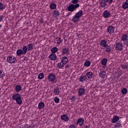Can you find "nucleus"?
I'll return each instance as SVG.
<instances>
[{
	"mask_svg": "<svg viewBox=\"0 0 128 128\" xmlns=\"http://www.w3.org/2000/svg\"><path fill=\"white\" fill-rule=\"evenodd\" d=\"M58 52V48H56V47H53L52 49H51V52H52V54H56V52Z\"/></svg>",
	"mask_w": 128,
	"mask_h": 128,
	"instance_id": "obj_25",
	"label": "nucleus"
},
{
	"mask_svg": "<svg viewBox=\"0 0 128 128\" xmlns=\"http://www.w3.org/2000/svg\"><path fill=\"white\" fill-rule=\"evenodd\" d=\"M6 8V6L2 2H0V10H4Z\"/></svg>",
	"mask_w": 128,
	"mask_h": 128,
	"instance_id": "obj_36",
	"label": "nucleus"
},
{
	"mask_svg": "<svg viewBox=\"0 0 128 128\" xmlns=\"http://www.w3.org/2000/svg\"><path fill=\"white\" fill-rule=\"evenodd\" d=\"M121 68L124 70H128V66L126 64H121Z\"/></svg>",
	"mask_w": 128,
	"mask_h": 128,
	"instance_id": "obj_41",
	"label": "nucleus"
},
{
	"mask_svg": "<svg viewBox=\"0 0 128 128\" xmlns=\"http://www.w3.org/2000/svg\"><path fill=\"white\" fill-rule=\"evenodd\" d=\"M120 120V118L118 116H114L112 119V124H116Z\"/></svg>",
	"mask_w": 128,
	"mask_h": 128,
	"instance_id": "obj_22",
	"label": "nucleus"
},
{
	"mask_svg": "<svg viewBox=\"0 0 128 128\" xmlns=\"http://www.w3.org/2000/svg\"><path fill=\"white\" fill-rule=\"evenodd\" d=\"M106 72L105 70H102L99 73V76L102 78H104L106 76Z\"/></svg>",
	"mask_w": 128,
	"mask_h": 128,
	"instance_id": "obj_17",
	"label": "nucleus"
},
{
	"mask_svg": "<svg viewBox=\"0 0 128 128\" xmlns=\"http://www.w3.org/2000/svg\"><path fill=\"white\" fill-rule=\"evenodd\" d=\"M72 2L74 4H78V0H72Z\"/></svg>",
	"mask_w": 128,
	"mask_h": 128,
	"instance_id": "obj_44",
	"label": "nucleus"
},
{
	"mask_svg": "<svg viewBox=\"0 0 128 128\" xmlns=\"http://www.w3.org/2000/svg\"><path fill=\"white\" fill-rule=\"evenodd\" d=\"M4 76H6V74L4 70H0V78H2Z\"/></svg>",
	"mask_w": 128,
	"mask_h": 128,
	"instance_id": "obj_37",
	"label": "nucleus"
},
{
	"mask_svg": "<svg viewBox=\"0 0 128 128\" xmlns=\"http://www.w3.org/2000/svg\"><path fill=\"white\" fill-rule=\"evenodd\" d=\"M48 79L49 82H54L56 80V74L54 73L50 74L48 76Z\"/></svg>",
	"mask_w": 128,
	"mask_h": 128,
	"instance_id": "obj_6",
	"label": "nucleus"
},
{
	"mask_svg": "<svg viewBox=\"0 0 128 128\" xmlns=\"http://www.w3.org/2000/svg\"><path fill=\"white\" fill-rule=\"evenodd\" d=\"M124 44L126 46H128V39L124 41Z\"/></svg>",
	"mask_w": 128,
	"mask_h": 128,
	"instance_id": "obj_45",
	"label": "nucleus"
},
{
	"mask_svg": "<svg viewBox=\"0 0 128 128\" xmlns=\"http://www.w3.org/2000/svg\"><path fill=\"white\" fill-rule=\"evenodd\" d=\"M106 68V65H104L103 66V68Z\"/></svg>",
	"mask_w": 128,
	"mask_h": 128,
	"instance_id": "obj_53",
	"label": "nucleus"
},
{
	"mask_svg": "<svg viewBox=\"0 0 128 128\" xmlns=\"http://www.w3.org/2000/svg\"><path fill=\"white\" fill-rule=\"evenodd\" d=\"M100 8H106V0H102L99 2Z\"/></svg>",
	"mask_w": 128,
	"mask_h": 128,
	"instance_id": "obj_11",
	"label": "nucleus"
},
{
	"mask_svg": "<svg viewBox=\"0 0 128 128\" xmlns=\"http://www.w3.org/2000/svg\"><path fill=\"white\" fill-rule=\"evenodd\" d=\"M120 126H122V124L120 122L116 123L114 126L115 128H120Z\"/></svg>",
	"mask_w": 128,
	"mask_h": 128,
	"instance_id": "obj_43",
	"label": "nucleus"
},
{
	"mask_svg": "<svg viewBox=\"0 0 128 128\" xmlns=\"http://www.w3.org/2000/svg\"><path fill=\"white\" fill-rule=\"evenodd\" d=\"M0 28H2V24H0Z\"/></svg>",
	"mask_w": 128,
	"mask_h": 128,
	"instance_id": "obj_55",
	"label": "nucleus"
},
{
	"mask_svg": "<svg viewBox=\"0 0 128 128\" xmlns=\"http://www.w3.org/2000/svg\"><path fill=\"white\" fill-rule=\"evenodd\" d=\"M70 68V65L66 64V68Z\"/></svg>",
	"mask_w": 128,
	"mask_h": 128,
	"instance_id": "obj_52",
	"label": "nucleus"
},
{
	"mask_svg": "<svg viewBox=\"0 0 128 128\" xmlns=\"http://www.w3.org/2000/svg\"><path fill=\"white\" fill-rule=\"evenodd\" d=\"M15 90L16 92H20L22 90V86L20 85H16L15 86Z\"/></svg>",
	"mask_w": 128,
	"mask_h": 128,
	"instance_id": "obj_23",
	"label": "nucleus"
},
{
	"mask_svg": "<svg viewBox=\"0 0 128 128\" xmlns=\"http://www.w3.org/2000/svg\"><path fill=\"white\" fill-rule=\"evenodd\" d=\"M23 59H24V60H28V58L26 57H24Z\"/></svg>",
	"mask_w": 128,
	"mask_h": 128,
	"instance_id": "obj_50",
	"label": "nucleus"
},
{
	"mask_svg": "<svg viewBox=\"0 0 128 128\" xmlns=\"http://www.w3.org/2000/svg\"><path fill=\"white\" fill-rule=\"evenodd\" d=\"M60 118L62 120H63L64 122H68V120H70V118L68 116V115L66 114H64L60 116Z\"/></svg>",
	"mask_w": 128,
	"mask_h": 128,
	"instance_id": "obj_10",
	"label": "nucleus"
},
{
	"mask_svg": "<svg viewBox=\"0 0 128 128\" xmlns=\"http://www.w3.org/2000/svg\"><path fill=\"white\" fill-rule=\"evenodd\" d=\"M108 32L110 34H112L114 32V27L113 26H109L108 28Z\"/></svg>",
	"mask_w": 128,
	"mask_h": 128,
	"instance_id": "obj_14",
	"label": "nucleus"
},
{
	"mask_svg": "<svg viewBox=\"0 0 128 128\" xmlns=\"http://www.w3.org/2000/svg\"><path fill=\"white\" fill-rule=\"evenodd\" d=\"M103 16L104 18H110V12L107 10H104L103 12Z\"/></svg>",
	"mask_w": 128,
	"mask_h": 128,
	"instance_id": "obj_9",
	"label": "nucleus"
},
{
	"mask_svg": "<svg viewBox=\"0 0 128 128\" xmlns=\"http://www.w3.org/2000/svg\"><path fill=\"white\" fill-rule=\"evenodd\" d=\"M54 100L56 104H58L60 102V98L55 97Z\"/></svg>",
	"mask_w": 128,
	"mask_h": 128,
	"instance_id": "obj_42",
	"label": "nucleus"
},
{
	"mask_svg": "<svg viewBox=\"0 0 128 128\" xmlns=\"http://www.w3.org/2000/svg\"><path fill=\"white\" fill-rule=\"evenodd\" d=\"M20 128H26V126H24V125H22L20 126Z\"/></svg>",
	"mask_w": 128,
	"mask_h": 128,
	"instance_id": "obj_51",
	"label": "nucleus"
},
{
	"mask_svg": "<svg viewBox=\"0 0 128 128\" xmlns=\"http://www.w3.org/2000/svg\"><path fill=\"white\" fill-rule=\"evenodd\" d=\"M52 14L54 18H58V16H60V12H58V10H55L53 12Z\"/></svg>",
	"mask_w": 128,
	"mask_h": 128,
	"instance_id": "obj_13",
	"label": "nucleus"
},
{
	"mask_svg": "<svg viewBox=\"0 0 128 128\" xmlns=\"http://www.w3.org/2000/svg\"><path fill=\"white\" fill-rule=\"evenodd\" d=\"M127 40H128V35H126V34H122L121 36V40H122V42H126Z\"/></svg>",
	"mask_w": 128,
	"mask_h": 128,
	"instance_id": "obj_18",
	"label": "nucleus"
},
{
	"mask_svg": "<svg viewBox=\"0 0 128 128\" xmlns=\"http://www.w3.org/2000/svg\"><path fill=\"white\" fill-rule=\"evenodd\" d=\"M78 8H80V4H71L68 6V10L69 12H74Z\"/></svg>",
	"mask_w": 128,
	"mask_h": 128,
	"instance_id": "obj_3",
	"label": "nucleus"
},
{
	"mask_svg": "<svg viewBox=\"0 0 128 128\" xmlns=\"http://www.w3.org/2000/svg\"><path fill=\"white\" fill-rule=\"evenodd\" d=\"M84 14V12H82V10H80L78 12H76L75 15L73 16L72 20L74 22H76L80 20V18Z\"/></svg>",
	"mask_w": 128,
	"mask_h": 128,
	"instance_id": "obj_1",
	"label": "nucleus"
},
{
	"mask_svg": "<svg viewBox=\"0 0 128 128\" xmlns=\"http://www.w3.org/2000/svg\"><path fill=\"white\" fill-rule=\"evenodd\" d=\"M70 50L68 48H64L62 50V54H68Z\"/></svg>",
	"mask_w": 128,
	"mask_h": 128,
	"instance_id": "obj_21",
	"label": "nucleus"
},
{
	"mask_svg": "<svg viewBox=\"0 0 128 128\" xmlns=\"http://www.w3.org/2000/svg\"><path fill=\"white\" fill-rule=\"evenodd\" d=\"M28 50L30 52V50H32V48H34V45L32 44H28L26 46Z\"/></svg>",
	"mask_w": 128,
	"mask_h": 128,
	"instance_id": "obj_31",
	"label": "nucleus"
},
{
	"mask_svg": "<svg viewBox=\"0 0 128 128\" xmlns=\"http://www.w3.org/2000/svg\"><path fill=\"white\" fill-rule=\"evenodd\" d=\"M106 2H108L110 4H112V2H114V0H106Z\"/></svg>",
	"mask_w": 128,
	"mask_h": 128,
	"instance_id": "obj_48",
	"label": "nucleus"
},
{
	"mask_svg": "<svg viewBox=\"0 0 128 128\" xmlns=\"http://www.w3.org/2000/svg\"><path fill=\"white\" fill-rule=\"evenodd\" d=\"M56 42L58 44H62V40L60 38H56Z\"/></svg>",
	"mask_w": 128,
	"mask_h": 128,
	"instance_id": "obj_30",
	"label": "nucleus"
},
{
	"mask_svg": "<svg viewBox=\"0 0 128 128\" xmlns=\"http://www.w3.org/2000/svg\"><path fill=\"white\" fill-rule=\"evenodd\" d=\"M50 8L51 10H56V4L52 3L50 4Z\"/></svg>",
	"mask_w": 128,
	"mask_h": 128,
	"instance_id": "obj_29",
	"label": "nucleus"
},
{
	"mask_svg": "<svg viewBox=\"0 0 128 128\" xmlns=\"http://www.w3.org/2000/svg\"><path fill=\"white\" fill-rule=\"evenodd\" d=\"M84 120L82 118H80L78 120H77L76 121V124L77 126L78 125L80 126H82L84 124Z\"/></svg>",
	"mask_w": 128,
	"mask_h": 128,
	"instance_id": "obj_8",
	"label": "nucleus"
},
{
	"mask_svg": "<svg viewBox=\"0 0 128 128\" xmlns=\"http://www.w3.org/2000/svg\"><path fill=\"white\" fill-rule=\"evenodd\" d=\"M4 22V16H0V22Z\"/></svg>",
	"mask_w": 128,
	"mask_h": 128,
	"instance_id": "obj_46",
	"label": "nucleus"
},
{
	"mask_svg": "<svg viewBox=\"0 0 128 128\" xmlns=\"http://www.w3.org/2000/svg\"><path fill=\"white\" fill-rule=\"evenodd\" d=\"M106 40H101L100 42V44L102 46H103L104 48H105L108 45V44H106Z\"/></svg>",
	"mask_w": 128,
	"mask_h": 128,
	"instance_id": "obj_20",
	"label": "nucleus"
},
{
	"mask_svg": "<svg viewBox=\"0 0 128 128\" xmlns=\"http://www.w3.org/2000/svg\"><path fill=\"white\" fill-rule=\"evenodd\" d=\"M68 58L66 56L62 58V62L64 63V64L65 65L66 64H68Z\"/></svg>",
	"mask_w": 128,
	"mask_h": 128,
	"instance_id": "obj_26",
	"label": "nucleus"
},
{
	"mask_svg": "<svg viewBox=\"0 0 128 128\" xmlns=\"http://www.w3.org/2000/svg\"><path fill=\"white\" fill-rule=\"evenodd\" d=\"M69 128H76V125H74V124L70 125V126H69Z\"/></svg>",
	"mask_w": 128,
	"mask_h": 128,
	"instance_id": "obj_49",
	"label": "nucleus"
},
{
	"mask_svg": "<svg viewBox=\"0 0 128 128\" xmlns=\"http://www.w3.org/2000/svg\"><path fill=\"white\" fill-rule=\"evenodd\" d=\"M85 128H90V126H86Z\"/></svg>",
	"mask_w": 128,
	"mask_h": 128,
	"instance_id": "obj_54",
	"label": "nucleus"
},
{
	"mask_svg": "<svg viewBox=\"0 0 128 128\" xmlns=\"http://www.w3.org/2000/svg\"><path fill=\"white\" fill-rule=\"evenodd\" d=\"M86 80V76H83L80 77V82H84Z\"/></svg>",
	"mask_w": 128,
	"mask_h": 128,
	"instance_id": "obj_33",
	"label": "nucleus"
},
{
	"mask_svg": "<svg viewBox=\"0 0 128 128\" xmlns=\"http://www.w3.org/2000/svg\"><path fill=\"white\" fill-rule=\"evenodd\" d=\"M60 88H56L54 90V92L55 96H58L60 94Z\"/></svg>",
	"mask_w": 128,
	"mask_h": 128,
	"instance_id": "obj_27",
	"label": "nucleus"
},
{
	"mask_svg": "<svg viewBox=\"0 0 128 128\" xmlns=\"http://www.w3.org/2000/svg\"><path fill=\"white\" fill-rule=\"evenodd\" d=\"M86 94V89L84 88H80L78 90V95L79 96H84Z\"/></svg>",
	"mask_w": 128,
	"mask_h": 128,
	"instance_id": "obj_7",
	"label": "nucleus"
},
{
	"mask_svg": "<svg viewBox=\"0 0 128 128\" xmlns=\"http://www.w3.org/2000/svg\"><path fill=\"white\" fill-rule=\"evenodd\" d=\"M12 98L14 100H16L18 104H22V98L20 94H16L12 95Z\"/></svg>",
	"mask_w": 128,
	"mask_h": 128,
	"instance_id": "obj_2",
	"label": "nucleus"
},
{
	"mask_svg": "<svg viewBox=\"0 0 128 128\" xmlns=\"http://www.w3.org/2000/svg\"><path fill=\"white\" fill-rule=\"evenodd\" d=\"M6 60L9 64H14L16 60V58L14 56H10L7 58Z\"/></svg>",
	"mask_w": 128,
	"mask_h": 128,
	"instance_id": "obj_4",
	"label": "nucleus"
},
{
	"mask_svg": "<svg viewBox=\"0 0 128 128\" xmlns=\"http://www.w3.org/2000/svg\"><path fill=\"white\" fill-rule=\"evenodd\" d=\"M16 54L17 56H22V50H16Z\"/></svg>",
	"mask_w": 128,
	"mask_h": 128,
	"instance_id": "obj_40",
	"label": "nucleus"
},
{
	"mask_svg": "<svg viewBox=\"0 0 128 128\" xmlns=\"http://www.w3.org/2000/svg\"><path fill=\"white\" fill-rule=\"evenodd\" d=\"M28 47L26 46H24L22 50V54H26L28 52Z\"/></svg>",
	"mask_w": 128,
	"mask_h": 128,
	"instance_id": "obj_24",
	"label": "nucleus"
},
{
	"mask_svg": "<svg viewBox=\"0 0 128 128\" xmlns=\"http://www.w3.org/2000/svg\"><path fill=\"white\" fill-rule=\"evenodd\" d=\"M48 58H50V60H56L57 58L56 54L54 53L50 54L48 56Z\"/></svg>",
	"mask_w": 128,
	"mask_h": 128,
	"instance_id": "obj_12",
	"label": "nucleus"
},
{
	"mask_svg": "<svg viewBox=\"0 0 128 128\" xmlns=\"http://www.w3.org/2000/svg\"><path fill=\"white\" fill-rule=\"evenodd\" d=\"M44 78V73H40L38 75V78L39 80H42V78Z\"/></svg>",
	"mask_w": 128,
	"mask_h": 128,
	"instance_id": "obj_38",
	"label": "nucleus"
},
{
	"mask_svg": "<svg viewBox=\"0 0 128 128\" xmlns=\"http://www.w3.org/2000/svg\"><path fill=\"white\" fill-rule=\"evenodd\" d=\"M65 64H64L62 62H60L57 64V67L59 68H60L64 66Z\"/></svg>",
	"mask_w": 128,
	"mask_h": 128,
	"instance_id": "obj_34",
	"label": "nucleus"
},
{
	"mask_svg": "<svg viewBox=\"0 0 128 128\" xmlns=\"http://www.w3.org/2000/svg\"><path fill=\"white\" fill-rule=\"evenodd\" d=\"M101 63L102 66H106V64L108 63V59L106 58H103L101 61Z\"/></svg>",
	"mask_w": 128,
	"mask_h": 128,
	"instance_id": "obj_32",
	"label": "nucleus"
},
{
	"mask_svg": "<svg viewBox=\"0 0 128 128\" xmlns=\"http://www.w3.org/2000/svg\"><path fill=\"white\" fill-rule=\"evenodd\" d=\"M122 8L124 10H126L128 8V0H126L122 5Z\"/></svg>",
	"mask_w": 128,
	"mask_h": 128,
	"instance_id": "obj_15",
	"label": "nucleus"
},
{
	"mask_svg": "<svg viewBox=\"0 0 128 128\" xmlns=\"http://www.w3.org/2000/svg\"><path fill=\"white\" fill-rule=\"evenodd\" d=\"M115 48L116 50H122L124 48V44L121 42H118L116 44Z\"/></svg>",
	"mask_w": 128,
	"mask_h": 128,
	"instance_id": "obj_5",
	"label": "nucleus"
},
{
	"mask_svg": "<svg viewBox=\"0 0 128 128\" xmlns=\"http://www.w3.org/2000/svg\"><path fill=\"white\" fill-rule=\"evenodd\" d=\"M121 92L122 94H128V89L124 88L121 90Z\"/></svg>",
	"mask_w": 128,
	"mask_h": 128,
	"instance_id": "obj_39",
	"label": "nucleus"
},
{
	"mask_svg": "<svg viewBox=\"0 0 128 128\" xmlns=\"http://www.w3.org/2000/svg\"><path fill=\"white\" fill-rule=\"evenodd\" d=\"M86 76L88 78H89L90 80L92 78H94V74L92 72H88L86 74Z\"/></svg>",
	"mask_w": 128,
	"mask_h": 128,
	"instance_id": "obj_19",
	"label": "nucleus"
},
{
	"mask_svg": "<svg viewBox=\"0 0 128 128\" xmlns=\"http://www.w3.org/2000/svg\"><path fill=\"white\" fill-rule=\"evenodd\" d=\"M70 100L72 102H74L76 100V96H73L71 98Z\"/></svg>",
	"mask_w": 128,
	"mask_h": 128,
	"instance_id": "obj_47",
	"label": "nucleus"
},
{
	"mask_svg": "<svg viewBox=\"0 0 128 128\" xmlns=\"http://www.w3.org/2000/svg\"><path fill=\"white\" fill-rule=\"evenodd\" d=\"M44 108V103L43 102H40V103L38 104V108L39 110H42Z\"/></svg>",
	"mask_w": 128,
	"mask_h": 128,
	"instance_id": "obj_28",
	"label": "nucleus"
},
{
	"mask_svg": "<svg viewBox=\"0 0 128 128\" xmlns=\"http://www.w3.org/2000/svg\"><path fill=\"white\" fill-rule=\"evenodd\" d=\"M104 52H110V51L112 50V47L110 46L109 45H107L106 46L104 47Z\"/></svg>",
	"mask_w": 128,
	"mask_h": 128,
	"instance_id": "obj_16",
	"label": "nucleus"
},
{
	"mask_svg": "<svg viewBox=\"0 0 128 128\" xmlns=\"http://www.w3.org/2000/svg\"><path fill=\"white\" fill-rule=\"evenodd\" d=\"M91 64L89 60H87L84 62V66H86L87 68H88V66H90Z\"/></svg>",
	"mask_w": 128,
	"mask_h": 128,
	"instance_id": "obj_35",
	"label": "nucleus"
}]
</instances>
